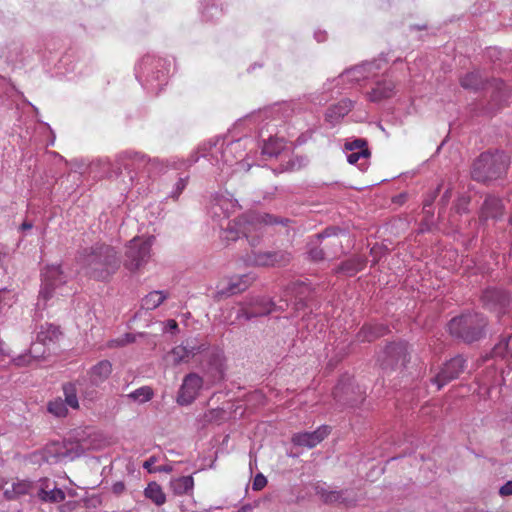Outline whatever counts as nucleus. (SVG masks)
<instances>
[{
    "label": "nucleus",
    "instance_id": "1",
    "mask_svg": "<svg viewBox=\"0 0 512 512\" xmlns=\"http://www.w3.org/2000/svg\"><path fill=\"white\" fill-rule=\"evenodd\" d=\"M248 138L230 140L217 136L201 144L189 158L181 164V167L188 168L196 163L201 157L206 158L220 172H228L233 165L245 167L242 158L245 155V143Z\"/></svg>",
    "mask_w": 512,
    "mask_h": 512
},
{
    "label": "nucleus",
    "instance_id": "2",
    "mask_svg": "<svg viewBox=\"0 0 512 512\" xmlns=\"http://www.w3.org/2000/svg\"><path fill=\"white\" fill-rule=\"evenodd\" d=\"M289 221L288 218L268 213L247 212L229 221L227 226L221 229L219 237L225 245H229L243 236L252 247H255L260 244L264 227L278 224L286 226Z\"/></svg>",
    "mask_w": 512,
    "mask_h": 512
},
{
    "label": "nucleus",
    "instance_id": "3",
    "mask_svg": "<svg viewBox=\"0 0 512 512\" xmlns=\"http://www.w3.org/2000/svg\"><path fill=\"white\" fill-rule=\"evenodd\" d=\"M77 263L86 275L97 280H105L117 271L120 259L113 247L96 243L78 253Z\"/></svg>",
    "mask_w": 512,
    "mask_h": 512
},
{
    "label": "nucleus",
    "instance_id": "4",
    "mask_svg": "<svg viewBox=\"0 0 512 512\" xmlns=\"http://www.w3.org/2000/svg\"><path fill=\"white\" fill-rule=\"evenodd\" d=\"M169 64L165 59L145 55L136 67V77L150 93L158 94L167 83Z\"/></svg>",
    "mask_w": 512,
    "mask_h": 512
},
{
    "label": "nucleus",
    "instance_id": "5",
    "mask_svg": "<svg viewBox=\"0 0 512 512\" xmlns=\"http://www.w3.org/2000/svg\"><path fill=\"white\" fill-rule=\"evenodd\" d=\"M509 157L503 151L482 153L473 163L471 176L478 182L501 177L509 166Z\"/></svg>",
    "mask_w": 512,
    "mask_h": 512
},
{
    "label": "nucleus",
    "instance_id": "6",
    "mask_svg": "<svg viewBox=\"0 0 512 512\" xmlns=\"http://www.w3.org/2000/svg\"><path fill=\"white\" fill-rule=\"evenodd\" d=\"M486 319L479 313H467L453 318L448 329L451 335L467 343L479 340L484 334Z\"/></svg>",
    "mask_w": 512,
    "mask_h": 512
},
{
    "label": "nucleus",
    "instance_id": "7",
    "mask_svg": "<svg viewBox=\"0 0 512 512\" xmlns=\"http://www.w3.org/2000/svg\"><path fill=\"white\" fill-rule=\"evenodd\" d=\"M384 66L385 61L379 59L347 69L337 79L324 84L325 93L331 89L334 82H336V85H344L343 89H345L352 87L354 84H361L366 80L374 79Z\"/></svg>",
    "mask_w": 512,
    "mask_h": 512
},
{
    "label": "nucleus",
    "instance_id": "8",
    "mask_svg": "<svg viewBox=\"0 0 512 512\" xmlns=\"http://www.w3.org/2000/svg\"><path fill=\"white\" fill-rule=\"evenodd\" d=\"M42 284L36 304L37 309H44L48 300L53 298L66 283L67 277L60 265H47L42 271Z\"/></svg>",
    "mask_w": 512,
    "mask_h": 512
},
{
    "label": "nucleus",
    "instance_id": "9",
    "mask_svg": "<svg viewBox=\"0 0 512 512\" xmlns=\"http://www.w3.org/2000/svg\"><path fill=\"white\" fill-rule=\"evenodd\" d=\"M154 237H134L127 245L124 266L130 271H136L146 265L151 257Z\"/></svg>",
    "mask_w": 512,
    "mask_h": 512
},
{
    "label": "nucleus",
    "instance_id": "10",
    "mask_svg": "<svg viewBox=\"0 0 512 512\" xmlns=\"http://www.w3.org/2000/svg\"><path fill=\"white\" fill-rule=\"evenodd\" d=\"M116 163L125 170L145 169L148 174L162 170L163 164L158 158L134 150H125L116 155Z\"/></svg>",
    "mask_w": 512,
    "mask_h": 512
},
{
    "label": "nucleus",
    "instance_id": "11",
    "mask_svg": "<svg viewBox=\"0 0 512 512\" xmlns=\"http://www.w3.org/2000/svg\"><path fill=\"white\" fill-rule=\"evenodd\" d=\"M60 335V331L58 327L52 324L42 325L40 330L37 332V341L32 344L29 354L20 355L14 359V362L17 366L30 365L32 361L44 357L45 350L42 349V346H45L47 343H52L58 339Z\"/></svg>",
    "mask_w": 512,
    "mask_h": 512
},
{
    "label": "nucleus",
    "instance_id": "12",
    "mask_svg": "<svg viewBox=\"0 0 512 512\" xmlns=\"http://www.w3.org/2000/svg\"><path fill=\"white\" fill-rule=\"evenodd\" d=\"M249 305L252 307L251 309L243 307L239 310L238 318L250 320L255 317L265 316L276 310H284L285 307L288 306V303L286 300H281V304L277 306L272 300L266 297H255L250 300Z\"/></svg>",
    "mask_w": 512,
    "mask_h": 512
},
{
    "label": "nucleus",
    "instance_id": "13",
    "mask_svg": "<svg viewBox=\"0 0 512 512\" xmlns=\"http://www.w3.org/2000/svg\"><path fill=\"white\" fill-rule=\"evenodd\" d=\"M316 495L326 504H339L344 506L355 505L358 494L352 489L332 490L325 484L315 487Z\"/></svg>",
    "mask_w": 512,
    "mask_h": 512
},
{
    "label": "nucleus",
    "instance_id": "14",
    "mask_svg": "<svg viewBox=\"0 0 512 512\" xmlns=\"http://www.w3.org/2000/svg\"><path fill=\"white\" fill-rule=\"evenodd\" d=\"M291 256L283 250L276 251H253L248 255L247 263L258 267L286 266Z\"/></svg>",
    "mask_w": 512,
    "mask_h": 512
},
{
    "label": "nucleus",
    "instance_id": "15",
    "mask_svg": "<svg viewBox=\"0 0 512 512\" xmlns=\"http://www.w3.org/2000/svg\"><path fill=\"white\" fill-rule=\"evenodd\" d=\"M241 207L238 200L229 193H216L210 203V214L216 219H227Z\"/></svg>",
    "mask_w": 512,
    "mask_h": 512
},
{
    "label": "nucleus",
    "instance_id": "16",
    "mask_svg": "<svg viewBox=\"0 0 512 512\" xmlns=\"http://www.w3.org/2000/svg\"><path fill=\"white\" fill-rule=\"evenodd\" d=\"M465 364L466 360L460 355L450 359L431 379L432 384L436 385L437 390H440L447 383L460 376L465 369Z\"/></svg>",
    "mask_w": 512,
    "mask_h": 512
},
{
    "label": "nucleus",
    "instance_id": "17",
    "mask_svg": "<svg viewBox=\"0 0 512 512\" xmlns=\"http://www.w3.org/2000/svg\"><path fill=\"white\" fill-rule=\"evenodd\" d=\"M253 279L249 275H235L222 280L216 287L214 298L221 300L248 289Z\"/></svg>",
    "mask_w": 512,
    "mask_h": 512
},
{
    "label": "nucleus",
    "instance_id": "18",
    "mask_svg": "<svg viewBox=\"0 0 512 512\" xmlns=\"http://www.w3.org/2000/svg\"><path fill=\"white\" fill-rule=\"evenodd\" d=\"M206 344H197L187 341L185 344L175 346L165 356V361L169 365L177 366L182 363H188L195 355L206 350Z\"/></svg>",
    "mask_w": 512,
    "mask_h": 512
},
{
    "label": "nucleus",
    "instance_id": "19",
    "mask_svg": "<svg viewBox=\"0 0 512 512\" xmlns=\"http://www.w3.org/2000/svg\"><path fill=\"white\" fill-rule=\"evenodd\" d=\"M78 393L85 399L93 401L96 398L97 392L94 389L88 388L87 381L78 379L74 383H67L63 385V394L65 396V403L72 409L79 408Z\"/></svg>",
    "mask_w": 512,
    "mask_h": 512
},
{
    "label": "nucleus",
    "instance_id": "20",
    "mask_svg": "<svg viewBox=\"0 0 512 512\" xmlns=\"http://www.w3.org/2000/svg\"><path fill=\"white\" fill-rule=\"evenodd\" d=\"M203 386V378L196 373L187 374L182 382L177 396V403L185 406L191 404L198 396Z\"/></svg>",
    "mask_w": 512,
    "mask_h": 512
},
{
    "label": "nucleus",
    "instance_id": "21",
    "mask_svg": "<svg viewBox=\"0 0 512 512\" xmlns=\"http://www.w3.org/2000/svg\"><path fill=\"white\" fill-rule=\"evenodd\" d=\"M482 302L488 309L504 314L510 305L511 297L502 289L488 288L483 292Z\"/></svg>",
    "mask_w": 512,
    "mask_h": 512
},
{
    "label": "nucleus",
    "instance_id": "22",
    "mask_svg": "<svg viewBox=\"0 0 512 512\" xmlns=\"http://www.w3.org/2000/svg\"><path fill=\"white\" fill-rule=\"evenodd\" d=\"M384 363L386 366L404 367L409 362V349L406 342L391 343L386 346Z\"/></svg>",
    "mask_w": 512,
    "mask_h": 512
},
{
    "label": "nucleus",
    "instance_id": "23",
    "mask_svg": "<svg viewBox=\"0 0 512 512\" xmlns=\"http://www.w3.org/2000/svg\"><path fill=\"white\" fill-rule=\"evenodd\" d=\"M330 433V427L322 425L313 432H298L293 434L291 441L295 446L314 448L322 442Z\"/></svg>",
    "mask_w": 512,
    "mask_h": 512
},
{
    "label": "nucleus",
    "instance_id": "24",
    "mask_svg": "<svg viewBox=\"0 0 512 512\" xmlns=\"http://www.w3.org/2000/svg\"><path fill=\"white\" fill-rule=\"evenodd\" d=\"M111 372V363L108 360H102L93 367H91V369L87 373V376L81 378V380L87 381L88 388L95 390V388L99 387L109 378Z\"/></svg>",
    "mask_w": 512,
    "mask_h": 512
},
{
    "label": "nucleus",
    "instance_id": "25",
    "mask_svg": "<svg viewBox=\"0 0 512 512\" xmlns=\"http://www.w3.org/2000/svg\"><path fill=\"white\" fill-rule=\"evenodd\" d=\"M48 478H41L38 481L37 496L43 502L58 503L65 500V493L62 489L52 486Z\"/></svg>",
    "mask_w": 512,
    "mask_h": 512
},
{
    "label": "nucleus",
    "instance_id": "26",
    "mask_svg": "<svg viewBox=\"0 0 512 512\" xmlns=\"http://www.w3.org/2000/svg\"><path fill=\"white\" fill-rule=\"evenodd\" d=\"M52 450L54 452L52 456L56 461L74 460L85 453V448L78 442L68 443L64 446L54 445L47 449L49 453L52 452Z\"/></svg>",
    "mask_w": 512,
    "mask_h": 512
},
{
    "label": "nucleus",
    "instance_id": "27",
    "mask_svg": "<svg viewBox=\"0 0 512 512\" xmlns=\"http://www.w3.org/2000/svg\"><path fill=\"white\" fill-rule=\"evenodd\" d=\"M504 206L502 201L495 196H487L481 207L480 219H498L502 217Z\"/></svg>",
    "mask_w": 512,
    "mask_h": 512
},
{
    "label": "nucleus",
    "instance_id": "28",
    "mask_svg": "<svg viewBox=\"0 0 512 512\" xmlns=\"http://www.w3.org/2000/svg\"><path fill=\"white\" fill-rule=\"evenodd\" d=\"M38 482L30 480H19L12 484L11 488L4 491V497L7 500H15L24 495H30L34 490L37 491Z\"/></svg>",
    "mask_w": 512,
    "mask_h": 512
},
{
    "label": "nucleus",
    "instance_id": "29",
    "mask_svg": "<svg viewBox=\"0 0 512 512\" xmlns=\"http://www.w3.org/2000/svg\"><path fill=\"white\" fill-rule=\"evenodd\" d=\"M354 102L350 99H342L337 104L332 105L326 111L325 117L331 124L338 123L353 108Z\"/></svg>",
    "mask_w": 512,
    "mask_h": 512
},
{
    "label": "nucleus",
    "instance_id": "30",
    "mask_svg": "<svg viewBox=\"0 0 512 512\" xmlns=\"http://www.w3.org/2000/svg\"><path fill=\"white\" fill-rule=\"evenodd\" d=\"M260 137L263 141L262 154L269 157H277L285 148V142L283 138L274 137L269 134L268 138L264 137L263 128L260 130Z\"/></svg>",
    "mask_w": 512,
    "mask_h": 512
},
{
    "label": "nucleus",
    "instance_id": "31",
    "mask_svg": "<svg viewBox=\"0 0 512 512\" xmlns=\"http://www.w3.org/2000/svg\"><path fill=\"white\" fill-rule=\"evenodd\" d=\"M395 85L391 80L377 81L376 86L367 93L368 100L379 102L390 98L394 94Z\"/></svg>",
    "mask_w": 512,
    "mask_h": 512
},
{
    "label": "nucleus",
    "instance_id": "32",
    "mask_svg": "<svg viewBox=\"0 0 512 512\" xmlns=\"http://www.w3.org/2000/svg\"><path fill=\"white\" fill-rule=\"evenodd\" d=\"M209 371L212 373L214 380L220 381L225 375V356L220 350L211 352L208 360Z\"/></svg>",
    "mask_w": 512,
    "mask_h": 512
},
{
    "label": "nucleus",
    "instance_id": "33",
    "mask_svg": "<svg viewBox=\"0 0 512 512\" xmlns=\"http://www.w3.org/2000/svg\"><path fill=\"white\" fill-rule=\"evenodd\" d=\"M168 298L169 293L167 291L154 290L142 298L141 307L151 311L158 308Z\"/></svg>",
    "mask_w": 512,
    "mask_h": 512
},
{
    "label": "nucleus",
    "instance_id": "34",
    "mask_svg": "<svg viewBox=\"0 0 512 512\" xmlns=\"http://www.w3.org/2000/svg\"><path fill=\"white\" fill-rule=\"evenodd\" d=\"M387 328L383 325H364L357 333L359 342H371L386 334Z\"/></svg>",
    "mask_w": 512,
    "mask_h": 512
},
{
    "label": "nucleus",
    "instance_id": "35",
    "mask_svg": "<svg viewBox=\"0 0 512 512\" xmlns=\"http://www.w3.org/2000/svg\"><path fill=\"white\" fill-rule=\"evenodd\" d=\"M171 490L176 495L187 494L193 490L194 479L192 476H182L172 479L170 482Z\"/></svg>",
    "mask_w": 512,
    "mask_h": 512
},
{
    "label": "nucleus",
    "instance_id": "36",
    "mask_svg": "<svg viewBox=\"0 0 512 512\" xmlns=\"http://www.w3.org/2000/svg\"><path fill=\"white\" fill-rule=\"evenodd\" d=\"M483 85L484 79L479 71L469 72L461 79V86L465 89L478 90Z\"/></svg>",
    "mask_w": 512,
    "mask_h": 512
},
{
    "label": "nucleus",
    "instance_id": "37",
    "mask_svg": "<svg viewBox=\"0 0 512 512\" xmlns=\"http://www.w3.org/2000/svg\"><path fill=\"white\" fill-rule=\"evenodd\" d=\"M364 267V261L360 257H353L344 261L338 268V272H342L348 276H353Z\"/></svg>",
    "mask_w": 512,
    "mask_h": 512
},
{
    "label": "nucleus",
    "instance_id": "38",
    "mask_svg": "<svg viewBox=\"0 0 512 512\" xmlns=\"http://www.w3.org/2000/svg\"><path fill=\"white\" fill-rule=\"evenodd\" d=\"M144 494L158 506L163 505L166 501V496L163 493L162 488L156 482L149 483Z\"/></svg>",
    "mask_w": 512,
    "mask_h": 512
},
{
    "label": "nucleus",
    "instance_id": "39",
    "mask_svg": "<svg viewBox=\"0 0 512 512\" xmlns=\"http://www.w3.org/2000/svg\"><path fill=\"white\" fill-rule=\"evenodd\" d=\"M222 14V8L214 0H204L202 16L207 21H212Z\"/></svg>",
    "mask_w": 512,
    "mask_h": 512
},
{
    "label": "nucleus",
    "instance_id": "40",
    "mask_svg": "<svg viewBox=\"0 0 512 512\" xmlns=\"http://www.w3.org/2000/svg\"><path fill=\"white\" fill-rule=\"evenodd\" d=\"M153 395V390L149 386H142L129 393L128 397L138 403H145L150 401Z\"/></svg>",
    "mask_w": 512,
    "mask_h": 512
},
{
    "label": "nucleus",
    "instance_id": "41",
    "mask_svg": "<svg viewBox=\"0 0 512 512\" xmlns=\"http://www.w3.org/2000/svg\"><path fill=\"white\" fill-rule=\"evenodd\" d=\"M347 152V161L350 164H357L360 160H364L363 163H360L359 166L361 169H365V164L367 159L370 156L369 149H362L360 151H346Z\"/></svg>",
    "mask_w": 512,
    "mask_h": 512
},
{
    "label": "nucleus",
    "instance_id": "42",
    "mask_svg": "<svg viewBox=\"0 0 512 512\" xmlns=\"http://www.w3.org/2000/svg\"><path fill=\"white\" fill-rule=\"evenodd\" d=\"M67 404L61 398H56L48 403V411L56 417H65L67 415Z\"/></svg>",
    "mask_w": 512,
    "mask_h": 512
},
{
    "label": "nucleus",
    "instance_id": "43",
    "mask_svg": "<svg viewBox=\"0 0 512 512\" xmlns=\"http://www.w3.org/2000/svg\"><path fill=\"white\" fill-rule=\"evenodd\" d=\"M509 337L501 339L493 348L492 353L494 357L506 359L512 355L508 345Z\"/></svg>",
    "mask_w": 512,
    "mask_h": 512
},
{
    "label": "nucleus",
    "instance_id": "44",
    "mask_svg": "<svg viewBox=\"0 0 512 512\" xmlns=\"http://www.w3.org/2000/svg\"><path fill=\"white\" fill-rule=\"evenodd\" d=\"M188 183V177L179 178L174 184L172 190L170 191L168 197L174 200H177L183 190L186 188Z\"/></svg>",
    "mask_w": 512,
    "mask_h": 512
},
{
    "label": "nucleus",
    "instance_id": "45",
    "mask_svg": "<svg viewBox=\"0 0 512 512\" xmlns=\"http://www.w3.org/2000/svg\"><path fill=\"white\" fill-rule=\"evenodd\" d=\"M362 149H368L367 141L362 138L347 141L344 145L345 151H360Z\"/></svg>",
    "mask_w": 512,
    "mask_h": 512
},
{
    "label": "nucleus",
    "instance_id": "46",
    "mask_svg": "<svg viewBox=\"0 0 512 512\" xmlns=\"http://www.w3.org/2000/svg\"><path fill=\"white\" fill-rule=\"evenodd\" d=\"M266 484H267L266 477L263 474L258 473L253 480L252 487L254 490L258 491V490L263 489L266 486Z\"/></svg>",
    "mask_w": 512,
    "mask_h": 512
},
{
    "label": "nucleus",
    "instance_id": "47",
    "mask_svg": "<svg viewBox=\"0 0 512 512\" xmlns=\"http://www.w3.org/2000/svg\"><path fill=\"white\" fill-rule=\"evenodd\" d=\"M468 204H469V198L468 197H460L457 200V203L455 205L456 212L461 214L468 211Z\"/></svg>",
    "mask_w": 512,
    "mask_h": 512
},
{
    "label": "nucleus",
    "instance_id": "48",
    "mask_svg": "<svg viewBox=\"0 0 512 512\" xmlns=\"http://www.w3.org/2000/svg\"><path fill=\"white\" fill-rule=\"evenodd\" d=\"M309 256L314 261H320L325 258V253L322 248L314 247L309 250Z\"/></svg>",
    "mask_w": 512,
    "mask_h": 512
},
{
    "label": "nucleus",
    "instance_id": "49",
    "mask_svg": "<svg viewBox=\"0 0 512 512\" xmlns=\"http://www.w3.org/2000/svg\"><path fill=\"white\" fill-rule=\"evenodd\" d=\"M163 331L177 333L178 332V323L173 319L167 320L166 322H164Z\"/></svg>",
    "mask_w": 512,
    "mask_h": 512
},
{
    "label": "nucleus",
    "instance_id": "50",
    "mask_svg": "<svg viewBox=\"0 0 512 512\" xmlns=\"http://www.w3.org/2000/svg\"><path fill=\"white\" fill-rule=\"evenodd\" d=\"M499 494L502 497L512 496V480L507 481L500 487Z\"/></svg>",
    "mask_w": 512,
    "mask_h": 512
},
{
    "label": "nucleus",
    "instance_id": "51",
    "mask_svg": "<svg viewBox=\"0 0 512 512\" xmlns=\"http://www.w3.org/2000/svg\"><path fill=\"white\" fill-rule=\"evenodd\" d=\"M7 292L0 290V314L5 310L6 307H10V303L6 300Z\"/></svg>",
    "mask_w": 512,
    "mask_h": 512
},
{
    "label": "nucleus",
    "instance_id": "52",
    "mask_svg": "<svg viewBox=\"0 0 512 512\" xmlns=\"http://www.w3.org/2000/svg\"><path fill=\"white\" fill-rule=\"evenodd\" d=\"M135 341V336L132 335V334H125L123 338L121 339H118L116 342H117V345H125V344H128V343H132Z\"/></svg>",
    "mask_w": 512,
    "mask_h": 512
},
{
    "label": "nucleus",
    "instance_id": "53",
    "mask_svg": "<svg viewBox=\"0 0 512 512\" xmlns=\"http://www.w3.org/2000/svg\"><path fill=\"white\" fill-rule=\"evenodd\" d=\"M85 66V63L83 60H78L71 68L70 70L72 72H76L78 74H83V68Z\"/></svg>",
    "mask_w": 512,
    "mask_h": 512
},
{
    "label": "nucleus",
    "instance_id": "54",
    "mask_svg": "<svg viewBox=\"0 0 512 512\" xmlns=\"http://www.w3.org/2000/svg\"><path fill=\"white\" fill-rule=\"evenodd\" d=\"M329 100V96L322 94L321 96L313 97L311 100L313 103L317 105H323Z\"/></svg>",
    "mask_w": 512,
    "mask_h": 512
},
{
    "label": "nucleus",
    "instance_id": "55",
    "mask_svg": "<svg viewBox=\"0 0 512 512\" xmlns=\"http://www.w3.org/2000/svg\"><path fill=\"white\" fill-rule=\"evenodd\" d=\"M344 386L341 385V384H338L334 391H333V396L334 398L337 400V401H341V393L344 391Z\"/></svg>",
    "mask_w": 512,
    "mask_h": 512
},
{
    "label": "nucleus",
    "instance_id": "56",
    "mask_svg": "<svg viewBox=\"0 0 512 512\" xmlns=\"http://www.w3.org/2000/svg\"><path fill=\"white\" fill-rule=\"evenodd\" d=\"M335 228H327L324 232L320 233L317 235L318 238H325V237H330L331 235H334L335 233Z\"/></svg>",
    "mask_w": 512,
    "mask_h": 512
},
{
    "label": "nucleus",
    "instance_id": "57",
    "mask_svg": "<svg viewBox=\"0 0 512 512\" xmlns=\"http://www.w3.org/2000/svg\"><path fill=\"white\" fill-rule=\"evenodd\" d=\"M451 195H452L451 189H447V190L444 192V194H443V196H442V198H441V201L443 202V204H447V203H448V201H449V200H450V198H451Z\"/></svg>",
    "mask_w": 512,
    "mask_h": 512
},
{
    "label": "nucleus",
    "instance_id": "58",
    "mask_svg": "<svg viewBox=\"0 0 512 512\" xmlns=\"http://www.w3.org/2000/svg\"><path fill=\"white\" fill-rule=\"evenodd\" d=\"M172 466L171 465H162V466H159L156 471L158 472H165V473H170L172 471Z\"/></svg>",
    "mask_w": 512,
    "mask_h": 512
},
{
    "label": "nucleus",
    "instance_id": "59",
    "mask_svg": "<svg viewBox=\"0 0 512 512\" xmlns=\"http://www.w3.org/2000/svg\"><path fill=\"white\" fill-rule=\"evenodd\" d=\"M154 462H155V458L154 457H150L148 460H146L144 462L143 467L150 471V467L154 464Z\"/></svg>",
    "mask_w": 512,
    "mask_h": 512
},
{
    "label": "nucleus",
    "instance_id": "60",
    "mask_svg": "<svg viewBox=\"0 0 512 512\" xmlns=\"http://www.w3.org/2000/svg\"><path fill=\"white\" fill-rule=\"evenodd\" d=\"M315 38L318 42H322L326 39V35H325V32H316L315 33Z\"/></svg>",
    "mask_w": 512,
    "mask_h": 512
},
{
    "label": "nucleus",
    "instance_id": "61",
    "mask_svg": "<svg viewBox=\"0 0 512 512\" xmlns=\"http://www.w3.org/2000/svg\"><path fill=\"white\" fill-rule=\"evenodd\" d=\"M32 228V224L30 222H24L22 225H21V229L22 230H29Z\"/></svg>",
    "mask_w": 512,
    "mask_h": 512
},
{
    "label": "nucleus",
    "instance_id": "62",
    "mask_svg": "<svg viewBox=\"0 0 512 512\" xmlns=\"http://www.w3.org/2000/svg\"><path fill=\"white\" fill-rule=\"evenodd\" d=\"M123 488H124V485L122 483H117L114 485V490L116 492H120L121 490H123Z\"/></svg>",
    "mask_w": 512,
    "mask_h": 512
},
{
    "label": "nucleus",
    "instance_id": "63",
    "mask_svg": "<svg viewBox=\"0 0 512 512\" xmlns=\"http://www.w3.org/2000/svg\"><path fill=\"white\" fill-rule=\"evenodd\" d=\"M332 244L333 245H340V241H338V239H334Z\"/></svg>",
    "mask_w": 512,
    "mask_h": 512
},
{
    "label": "nucleus",
    "instance_id": "64",
    "mask_svg": "<svg viewBox=\"0 0 512 512\" xmlns=\"http://www.w3.org/2000/svg\"><path fill=\"white\" fill-rule=\"evenodd\" d=\"M67 60H68V56H65V58L63 59V62H64L65 64H67Z\"/></svg>",
    "mask_w": 512,
    "mask_h": 512
}]
</instances>
